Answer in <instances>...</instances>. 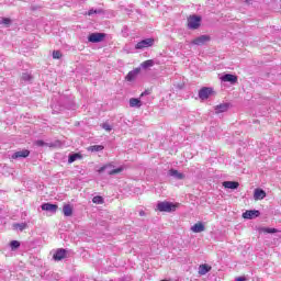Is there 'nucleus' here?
Masks as SVG:
<instances>
[{"label":"nucleus","mask_w":281,"mask_h":281,"mask_svg":"<svg viewBox=\"0 0 281 281\" xmlns=\"http://www.w3.org/2000/svg\"><path fill=\"white\" fill-rule=\"evenodd\" d=\"M53 58H55L57 60L63 58V53H60V50H54L53 52Z\"/></svg>","instance_id":"30"},{"label":"nucleus","mask_w":281,"mask_h":281,"mask_svg":"<svg viewBox=\"0 0 281 281\" xmlns=\"http://www.w3.org/2000/svg\"><path fill=\"white\" fill-rule=\"evenodd\" d=\"M177 207H179L178 203H172L168 201L158 202L157 211L158 212H177Z\"/></svg>","instance_id":"1"},{"label":"nucleus","mask_w":281,"mask_h":281,"mask_svg":"<svg viewBox=\"0 0 281 281\" xmlns=\"http://www.w3.org/2000/svg\"><path fill=\"white\" fill-rule=\"evenodd\" d=\"M168 176L173 177V179H177L178 181L186 179V175L179 172V170H176V169H170L168 171Z\"/></svg>","instance_id":"9"},{"label":"nucleus","mask_w":281,"mask_h":281,"mask_svg":"<svg viewBox=\"0 0 281 281\" xmlns=\"http://www.w3.org/2000/svg\"><path fill=\"white\" fill-rule=\"evenodd\" d=\"M235 281H247V278L245 277H237Z\"/></svg>","instance_id":"34"},{"label":"nucleus","mask_w":281,"mask_h":281,"mask_svg":"<svg viewBox=\"0 0 281 281\" xmlns=\"http://www.w3.org/2000/svg\"><path fill=\"white\" fill-rule=\"evenodd\" d=\"M212 271V267L209 266L207 263H203L199 266L198 273L199 276H205L206 273H210Z\"/></svg>","instance_id":"15"},{"label":"nucleus","mask_w":281,"mask_h":281,"mask_svg":"<svg viewBox=\"0 0 281 281\" xmlns=\"http://www.w3.org/2000/svg\"><path fill=\"white\" fill-rule=\"evenodd\" d=\"M91 153H100V150H104V146L102 145H93L88 148Z\"/></svg>","instance_id":"22"},{"label":"nucleus","mask_w":281,"mask_h":281,"mask_svg":"<svg viewBox=\"0 0 281 281\" xmlns=\"http://www.w3.org/2000/svg\"><path fill=\"white\" fill-rule=\"evenodd\" d=\"M89 43H102L104 41V33H92L88 36Z\"/></svg>","instance_id":"5"},{"label":"nucleus","mask_w":281,"mask_h":281,"mask_svg":"<svg viewBox=\"0 0 281 281\" xmlns=\"http://www.w3.org/2000/svg\"><path fill=\"white\" fill-rule=\"evenodd\" d=\"M42 210L44 212H50L52 214H56V211L58 210V205L50 204V203H44V204H42Z\"/></svg>","instance_id":"10"},{"label":"nucleus","mask_w":281,"mask_h":281,"mask_svg":"<svg viewBox=\"0 0 281 281\" xmlns=\"http://www.w3.org/2000/svg\"><path fill=\"white\" fill-rule=\"evenodd\" d=\"M35 146H49L47 143L43 142V140H36L35 142Z\"/></svg>","instance_id":"32"},{"label":"nucleus","mask_w":281,"mask_h":281,"mask_svg":"<svg viewBox=\"0 0 281 281\" xmlns=\"http://www.w3.org/2000/svg\"><path fill=\"white\" fill-rule=\"evenodd\" d=\"M53 258L54 260H64V258H67V250L63 248L57 249Z\"/></svg>","instance_id":"12"},{"label":"nucleus","mask_w":281,"mask_h":281,"mask_svg":"<svg viewBox=\"0 0 281 281\" xmlns=\"http://www.w3.org/2000/svg\"><path fill=\"white\" fill-rule=\"evenodd\" d=\"M123 170H124V167H119L116 169L109 170L108 173L109 175H120V172H122Z\"/></svg>","instance_id":"27"},{"label":"nucleus","mask_w":281,"mask_h":281,"mask_svg":"<svg viewBox=\"0 0 281 281\" xmlns=\"http://www.w3.org/2000/svg\"><path fill=\"white\" fill-rule=\"evenodd\" d=\"M139 216H144V211H140V212H139Z\"/></svg>","instance_id":"39"},{"label":"nucleus","mask_w":281,"mask_h":281,"mask_svg":"<svg viewBox=\"0 0 281 281\" xmlns=\"http://www.w3.org/2000/svg\"><path fill=\"white\" fill-rule=\"evenodd\" d=\"M139 71H142L140 68H135L134 70L130 71L126 77L125 80L127 82H133V80H135V78H137V76H139Z\"/></svg>","instance_id":"8"},{"label":"nucleus","mask_w":281,"mask_h":281,"mask_svg":"<svg viewBox=\"0 0 281 281\" xmlns=\"http://www.w3.org/2000/svg\"><path fill=\"white\" fill-rule=\"evenodd\" d=\"M106 168H110L109 166H103L99 169V172H104L106 170Z\"/></svg>","instance_id":"35"},{"label":"nucleus","mask_w":281,"mask_h":281,"mask_svg":"<svg viewBox=\"0 0 281 281\" xmlns=\"http://www.w3.org/2000/svg\"><path fill=\"white\" fill-rule=\"evenodd\" d=\"M14 229H19L20 232H23V229H27V224L26 223H16L13 224Z\"/></svg>","instance_id":"23"},{"label":"nucleus","mask_w":281,"mask_h":281,"mask_svg":"<svg viewBox=\"0 0 281 281\" xmlns=\"http://www.w3.org/2000/svg\"><path fill=\"white\" fill-rule=\"evenodd\" d=\"M154 66H155V60L153 59L145 60L140 64V67L143 69H148V67H154Z\"/></svg>","instance_id":"21"},{"label":"nucleus","mask_w":281,"mask_h":281,"mask_svg":"<svg viewBox=\"0 0 281 281\" xmlns=\"http://www.w3.org/2000/svg\"><path fill=\"white\" fill-rule=\"evenodd\" d=\"M63 213L66 216H71V214H74V206H71V204H65L63 207Z\"/></svg>","instance_id":"19"},{"label":"nucleus","mask_w":281,"mask_h":281,"mask_svg":"<svg viewBox=\"0 0 281 281\" xmlns=\"http://www.w3.org/2000/svg\"><path fill=\"white\" fill-rule=\"evenodd\" d=\"M130 106L132 108V109H139L140 106H142V100H139V99H136V98H132V99H130Z\"/></svg>","instance_id":"18"},{"label":"nucleus","mask_w":281,"mask_h":281,"mask_svg":"<svg viewBox=\"0 0 281 281\" xmlns=\"http://www.w3.org/2000/svg\"><path fill=\"white\" fill-rule=\"evenodd\" d=\"M102 10H94V14H101Z\"/></svg>","instance_id":"37"},{"label":"nucleus","mask_w":281,"mask_h":281,"mask_svg":"<svg viewBox=\"0 0 281 281\" xmlns=\"http://www.w3.org/2000/svg\"><path fill=\"white\" fill-rule=\"evenodd\" d=\"M92 203H95L97 205H102V203H104V198L100 196V195H95L92 199Z\"/></svg>","instance_id":"25"},{"label":"nucleus","mask_w":281,"mask_h":281,"mask_svg":"<svg viewBox=\"0 0 281 281\" xmlns=\"http://www.w3.org/2000/svg\"><path fill=\"white\" fill-rule=\"evenodd\" d=\"M91 14H95V10L91 9L90 11H88V15L91 16Z\"/></svg>","instance_id":"36"},{"label":"nucleus","mask_w":281,"mask_h":281,"mask_svg":"<svg viewBox=\"0 0 281 281\" xmlns=\"http://www.w3.org/2000/svg\"><path fill=\"white\" fill-rule=\"evenodd\" d=\"M207 41H210V37L207 35H201L199 37H196L195 40H193V45H205V43H207Z\"/></svg>","instance_id":"17"},{"label":"nucleus","mask_w":281,"mask_h":281,"mask_svg":"<svg viewBox=\"0 0 281 281\" xmlns=\"http://www.w3.org/2000/svg\"><path fill=\"white\" fill-rule=\"evenodd\" d=\"M221 80L222 82H231V85H236V82H238V77L231 74H226L221 77Z\"/></svg>","instance_id":"7"},{"label":"nucleus","mask_w":281,"mask_h":281,"mask_svg":"<svg viewBox=\"0 0 281 281\" xmlns=\"http://www.w3.org/2000/svg\"><path fill=\"white\" fill-rule=\"evenodd\" d=\"M155 45V40L154 38H146L140 42H138L135 45V49H146L147 47H153Z\"/></svg>","instance_id":"3"},{"label":"nucleus","mask_w":281,"mask_h":281,"mask_svg":"<svg viewBox=\"0 0 281 281\" xmlns=\"http://www.w3.org/2000/svg\"><path fill=\"white\" fill-rule=\"evenodd\" d=\"M245 3H252L254 0H244Z\"/></svg>","instance_id":"38"},{"label":"nucleus","mask_w":281,"mask_h":281,"mask_svg":"<svg viewBox=\"0 0 281 281\" xmlns=\"http://www.w3.org/2000/svg\"><path fill=\"white\" fill-rule=\"evenodd\" d=\"M210 95H212V89L211 88H202L199 91L200 100H207V98H210Z\"/></svg>","instance_id":"11"},{"label":"nucleus","mask_w":281,"mask_h":281,"mask_svg":"<svg viewBox=\"0 0 281 281\" xmlns=\"http://www.w3.org/2000/svg\"><path fill=\"white\" fill-rule=\"evenodd\" d=\"M22 80H24L25 82L32 80V75L27 74V72H24L22 75Z\"/></svg>","instance_id":"31"},{"label":"nucleus","mask_w":281,"mask_h":281,"mask_svg":"<svg viewBox=\"0 0 281 281\" xmlns=\"http://www.w3.org/2000/svg\"><path fill=\"white\" fill-rule=\"evenodd\" d=\"M79 158H80V155L72 154V155L69 156L68 161H69V164H74V161H76Z\"/></svg>","instance_id":"28"},{"label":"nucleus","mask_w":281,"mask_h":281,"mask_svg":"<svg viewBox=\"0 0 281 281\" xmlns=\"http://www.w3.org/2000/svg\"><path fill=\"white\" fill-rule=\"evenodd\" d=\"M146 94V92H143L140 95L144 97Z\"/></svg>","instance_id":"40"},{"label":"nucleus","mask_w":281,"mask_h":281,"mask_svg":"<svg viewBox=\"0 0 281 281\" xmlns=\"http://www.w3.org/2000/svg\"><path fill=\"white\" fill-rule=\"evenodd\" d=\"M101 127L108 133H111V131H113V126H111L109 123H103Z\"/></svg>","instance_id":"29"},{"label":"nucleus","mask_w":281,"mask_h":281,"mask_svg":"<svg viewBox=\"0 0 281 281\" xmlns=\"http://www.w3.org/2000/svg\"><path fill=\"white\" fill-rule=\"evenodd\" d=\"M265 232H267V234H276V233H278V229H276V228H265Z\"/></svg>","instance_id":"33"},{"label":"nucleus","mask_w":281,"mask_h":281,"mask_svg":"<svg viewBox=\"0 0 281 281\" xmlns=\"http://www.w3.org/2000/svg\"><path fill=\"white\" fill-rule=\"evenodd\" d=\"M227 109H229V104H227V103H222V104H220V105H217V106L215 108V112H216V113H225V111H227Z\"/></svg>","instance_id":"20"},{"label":"nucleus","mask_w":281,"mask_h":281,"mask_svg":"<svg viewBox=\"0 0 281 281\" xmlns=\"http://www.w3.org/2000/svg\"><path fill=\"white\" fill-rule=\"evenodd\" d=\"M258 216H260V211L258 210H248L243 213V218H246L247 221L258 218Z\"/></svg>","instance_id":"4"},{"label":"nucleus","mask_w":281,"mask_h":281,"mask_svg":"<svg viewBox=\"0 0 281 281\" xmlns=\"http://www.w3.org/2000/svg\"><path fill=\"white\" fill-rule=\"evenodd\" d=\"M188 27L189 30H199L201 27V16L191 15L188 18Z\"/></svg>","instance_id":"2"},{"label":"nucleus","mask_w":281,"mask_h":281,"mask_svg":"<svg viewBox=\"0 0 281 281\" xmlns=\"http://www.w3.org/2000/svg\"><path fill=\"white\" fill-rule=\"evenodd\" d=\"M265 196H267V192H265V190H262V189L255 190V192H254L255 201H262V199H265Z\"/></svg>","instance_id":"16"},{"label":"nucleus","mask_w":281,"mask_h":281,"mask_svg":"<svg viewBox=\"0 0 281 281\" xmlns=\"http://www.w3.org/2000/svg\"><path fill=\"white\" fill-rule=\"evenodd\" d=\"M240 183L236 181H224L223 182V188H226L227 190H238V187Z\"/></svg>","instance_id":"14"},{"label":"nucleus","mask_w":281,"mask_h":281,"mask_svg":"<svg viewBox=\"0 0 281 281\" xmlns=\"http://www.w3.org/2000/svg\"><path fill=\"white\" fill-rule=\"evenodd\" d=\"M12 20L9 18H0V25H5V27H10Z\"/></svg>","instance_id":"24"},{"label":"nucleus","mask_w":281,"mask_h":281,"mask_svg":"<svg viewBox=\"0 0 281 281\" xmlns=\"http://www.w3.org/2000/svg\"><path fill=\"white\" fill-rule=\"evenodd\" d=\"M191 232H193V234H201V232H205V225L201 222L195 223L191 226Z\"/></svg>","instance_id":"13"},{"label":"nucleus","mask_w":281,"mask_h":281,"mask_svg":"<svg viewBox=\"0 0 281 281\" xmlns=\"http://www.w3.org/2000/svg\"><path fill=\"white\" fill-rule=\"evenodd\" d=\"M10 247L14 251V249H19L21 247V243H19V240H12L10 243Z\"/></svg>","instance_id":"26"},{"label":"nucleus","mask_w":281,"mask_h":281,"mask_svg":"<svg viewBox=\"0 0 281 281\" xmlns=\"http://www.w3.org/2000/svg\"><path fill=\"white\" fill-rule=\"evenodd\" d=\"M26 157H30V150L23 149V150H20V151H15L11 156V159H25Z\"/></svg>","instance_id":"6"}]
</instances>
